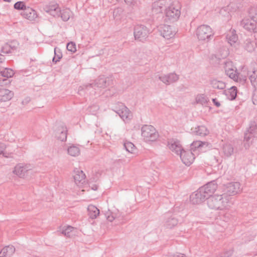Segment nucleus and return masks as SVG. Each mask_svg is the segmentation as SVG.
I'll use <instances>...</instances> for the list:
<instances>
[{"mask_svg": "<svg viewBox=\"0 0 257 257\" xmlns=\"http://www.w3.org/2000/svg\"><path fill=\"white\" fill-rule=\"evenodd\" d=\"M98 109V106L96 105H93V106H91L89 108H88V112L90 113H92V114H94Z\"/></svg>", "mask_w": 257, "mask_h": 257, "instance_id": "nucleus-49", "label": "nucleus"}, {"mask_svg": "<svg viewBox=\"0 0 257 257\" xmlns=\"http://www.w3.org/2000/svg\"><path fill=\"white\" fill-rule=\"evenodd\" d=\"M212 101L214 104L217 107H219L220 106V102L217 100L216 98H213Z\"/></svg>", "mask_w": 257, "mask_h": 257, "instance_id": "nucleus-52", "label": "nucleus"}, {"mask_svg": "<svg viewBox=\"0 0 257 257\" xmlns=\"http://www.w3.org/2000/svg\"><path fill=\"white\" fill-rule=\"evenodd\" d=\"M67 153L73 157L78 156L80 153L79 148L76 146L71 145L67 148Z\"/></svg>", "mask_w": 257, "mask_h": 257, "instance_id": "nucleus-35", "label": "nucleus"}, {"mask_svg": "<svg viewBox=\"0 0 257 257\" xmlns=\"http://www.w3.org/2000/svg\"><path fill=\"white\" fill-rule=\"evenodd\" d=\"M14 74V72L12 69L2 68L0 69V75L3 78H0V86L9 85L10 83V81L8 78L12 77Z\"/></svg>", "mask_w": 257, "mask_h": 257, "instance_id": "nucleus-9", "label": "nucleus"}, {"mask_svg": "<svg viewBox=\"0 0 257 257\" xmlns=\"http://www.w3.org/2000/svg\"><path fill=\"white\" fill-rule=\"evenodd\" d=\"M74 228L71 226H67L64 227L62 230V233L67 237H70L73 235L72 231Z\"/></svg>", "mask_w": 257, "mask_h": 257, "instance_id": "nucleus-40", "label": "nucleus"}, {"mask_svg": "<svg viewBox=\"0 0 257 257\" xmlns=\"http://www.w3.org/2000/svg\"><path fill=\"white\" fill-rule=\"evenodd\" d=\"M207 143L200 141H194L191 144V151H194L196 149H200L204 145H207Z\"/></svg>", "mask_w": 257, "mask_h": 257, "instance_id": "nucleus-37", "label": "nucleus"}, {"mask_svg": "<svg viewBox=\"0 0 257 257\" xmlns=\"http://www.w3.org/2000/svg\"><path fill=\"white\" fill-rule=\"evenodd\" d=\"M5 57L4 55L0 54V69L4 68L3 65L5 63Z\"/></svg>", "mask_w": 257, "mask_h": 257, "instance_id": "nucleus-50", "label": "nucleus"}, {"mask_svg": "<svg viewBox=\"0 0 257 257\" xmlns=\"http://www.w3.org/2000/svg\"><path fill=\"white\" fill-rule=\"evenodd\" d=\"M225 71L226 74L231 79L237 81L240 78V74L237 72V69L232 65L231 62L225 63Z\"/></svg>", "mask_w": 257, "mask_h": 257, "instance_id": "nucleus-12", "label": "nucleus"}, {"mask_svg": "<svg viewBox=\"0 0 257 257\" xmlns=\"http://www.w3.org/2000/svg\"><path fill=\"white\" fill-rule=\"evenodd\" d=\"M0 257H5V256L3 255V254H1Z\"/></svg>", "mask_w": 257, "mask_h": 257, "instance_id": "nucleus-58", "label": "nucleus"}, {"mask_svg": "<svg viewBox=\"0 0 257 257\" xmlns=\"http://www.w3.org/2000/svg\"><path fill=\"white\" fill-rule=\"evenodd\" d=\"M181 15V6L178 2L173 3L165 10L166 22L173 23L177 21Z\"/></svg>", "mask_w": 257, "mask_h": 257, "instance_id": "nucleus-3", "label": "nucleus"}, {"mask_svg": "<svg viewBox=\"0 0 257 257\" xmlns=\"http://www.w3.org/2000/svg\"><path fill=\"white\" fill-rule=\"evenodd\" d=\"M240 191V184L239 182H230L224 186L223 188L224 196L229 198V200H231L232 196L235 195Z\"/></svg>", "mask_w": 257, "mask_h": 257, "instance_id": "nucleus-5", "label": "nucleus"}, {"mask_svg": "<svg viewBox=\"0 0 257 257\" xmlns=\"http://www.w3.org/2000/svg\"><path fill=\"white\" fill-rule=\"evenodd\" d=\"M237 7H235V4L233 3L230 4L226 8L227 10H230L231 12L235 11L237 9ZM226 8H222L220 10V13H222L223 11H225Z\"/></svg>", "mask_w": 257, "mask_h": 257, "instance_id": "nucleus-46", "label": "nucleus"}, {"mask_svg": "<svg viewBox=\"0 0 257 257\" xmlns=\"http://www.w3.org/2000/svg\"><path fill=\"white\" fill-rule=\"evenodd\" d=\"M231 253L230 252H227L224 253L223 256H221V257H229L231 255Z\"/></svg>", "mask_w": 257, "mask_h": 257, "instance_id": "nucleus-54", "label": "nucleus"}, {"mask_svg": "<svg viewBox=\"0 0 257 257\" xmlns=\"http://www.w3.org/2000/svg\"><path fill=\"white\" fill-rule=\"evenodd\" d=\"M234 149L231 144H225L223 147L224 154L226 157L230 156L233 153Z\"/></svg>", "mask_w": 257, "mask_h": 257, "instance_id": "nucleus-38", "label": "nucleus"}, {"mask_svg": "<svg viewBox=\"0 0 257 257\" xmlns=\"http://www.w3.org/2000/svg\"><path fill=\"white\" fill-rule=\"evenodd\" d=\"M196 35L200 40H208L212 37L213 33L212 29L207 25H202L196 30Z\"/></svg>", "mask_w": 257, "mask_h": 257, "instance_id": "nucleus-7", "label": "nucleus"}, {"mask_svg": "<svg viewBox=\"0 0 257 257\" xmlns=\"http://www.w3.org/2000/svg\"><path fill=\"white\" fill-rule=\"evenodd\" d=\"M14 8L17 10H23L25 11V10L27 8L24 2H17L14 6Z\"/></svg>", "mask_w": 257, "mask_h": 257, "instance_id": "nucleus-44", "label": "nucleus"}, {"mask_svg": "<svg viewBox=\"0 0 257 257\" xmlns=\"http://www.w3.org/2000/svg\"><path fill=\"white\" fill-rule=\"evenodd\" d=\"M226 39L231 45L235 43L238 40V37L236 34L235 31L234 30H230L226 35Z\"/></svg>", "mask_w": 257, "mask_h": 257, "instance_id": "nucleus-32", "label": "nucleus"}, {"mask_svg": "<svg viewBox=\"0 0 257 257\" xmlns=\"http://www.w3.org/2000/svg\"><path fill=\"white\" fill-rule=\"evenodd\" d=\"M257 133V124L254 121H251L249 127L244 135V146L247 149L251 144L250 140Z\"/></svg>", "mask_w": 257, "mask_h": 257, "instance_id": "nucleus-6", "label": "nucleus"}, {"mask_svg": "<svg viewBox=\"0 0 257 257\" xmlns=\"http://www.w3.org/2000/svg\"><path fill=\"white\" fill-rule=\"evenodd\" d=\"M113 84V80L111 76L105 77L104 75L100 76L94 83L88 84L83 86H80L78 89L79 93L82 90L89 91L92 93L91 89H96V88H105Z\"/></svg>", "mask_w": 257, "mask_h": 257, "instance_id": "nucleus-2", "label": "nucleus"}, {"mask_svg": "<svg viewBox=\"0 0 257 257\" xmlns=\"http://www.w3.org/2000/svg\"><path fill=\"white\" fill-rule=\"evenodd\" d=\"M14 93L7 89H0V101H7L12 99Z\"/></svg>", "mask_w": 257, "mask_h": 257, "instance_id": "nucleus-26", "label": "nucleus"}, {"mask_svg": "<svg viewBox=\"0 0 257 257\" xmlns=\"http://www.w3.org/2000/svg\"><path fill=\"white\" fill-rule=\"evenodd\" d=\"M16 43L12 42L11 43L5 44L1 48V52L4 54H9L16 50L17 47Z\"/></svg>", "mask_w": 257, "mask_h": 257, "instance_id": "nucleus-27", "label": "nucleus"}, {"mask_svg": "<svg viewBox=\"0 0 257 257\" xmlns=\"http://www.w3.org/2000/svg\"><path fill=\"white\" fill-rule=\"evenodd\" d=\"M224 93L229 100H234L237 95V88L235 86H232L229 89L225 90Z\"/></svg>", "mask_w": 257, "mask_h": 257, "instance_id": "nucleus-29", "label": "nucleus"}, {"mask_svg": "<svg viewBox=\"0 0 257 257\" xmlns=\"http://www.w3.org/2000/svg\"><path fill=\"white\" fill-rule=\"evenodd\" d=\"M71 13V11L68 9L60 10V17L63 21L66 22L70 19Z\"/></svg>", "mask_w": 257, "mask_h": 257, "instance_id": "nucleus-36", "label": "nucleus"}, {"mask_svg": "<svg viewBox=\"0 0 257 257\" xmlns=\"http://www.w3.org/2000/svg\"><path fill=\"white\" fill-rule=\"evenodd\" d=\"M118 108L114 111L118 114L123 121H128L132 118V115L128 108L122 103H118Z\"/></svg>", "mask_w": 257, "mask_h": 257, "instance_id": "nucleus-10", "label": "nucleus"}, {"mask_svg": "<svg viewBox=\"0 0 257 257\" xmlns=\"http://www.w3.org/2000/svg\"><path fill=\"white\" fill-rule=\"evenodd\" d=\"M88 215L89 217L93 219L96 218L99 214V210L93 205H89L87 207Z\"/></svg>", "mask_w": 257, "mask_h": 257, "instance_id": "nucleus-28", "label": "nucleus"}, {"mask_svg": "<svg viewBox=\"0 0 257 257\" xmlns=\"http://www.w3.org/2000/svg\"><path fill=\"white\" fill-rule=\"evenodd\" d=\"M193 134L201 137H204L209 134V130L205 125L198 126L193 131Z\"/></svg>", "mask_w": 257, "mask_h": 257, "instance_id": "nucleus-30", "label": "nucleus"}, {"mask_svg": "<svg viewBox=\"0 0 257 257\" xmlns=\"http://www.w3.org/2000/svg\"><path fill=\"white\" fill-rule=\"evenodd\" d=\"M141 131L142 136L146 142L155 141L159 137L155 128L151 125H144Z\"/></svg>", "mask_w": 257, "mask_h": 257, "instance_id": "nucleus-4", "label": "nucleus"}, {"mask_svg": "<svg viewBox=\"0 0 257 257\" xmlns=\"http://www.w3.org/2000/svg\"><path fill=\"white\" fill-rule=\"evenodd\" d=\"M31 170V166L30 165L19 163L15 167L13 173L20 178H24L26 173Z\"/></svg>", "mask_w": 257, "mask_h": 257, "instance_id": "nucleus-13", "label": "nucleus"}, {"mask_svg": "<svg viewBox=\"0 0 257 257\" xmlns=\"http://www.w3.org/2000/svg\"><path fill=\"white\" fill-rule=\"evenodd\" d=\"M168 146L169 149L177 155H180V153L184 150L180 142L178 140H172L168 142Z\"/></svg>", "mask_w": 257, "mask_h": 257, "instance_id": "nucleus-22", "label": "nucleus"}, {"mask_svg": "<svg viewBox=\"0 0 257 257\" xmlns=\"http://www.w3.org/2000/svg\"><path fill=\"white\" fill-rule=\"evenodd\" d=\"M168 4L167 0H159L154 2L152 5L153 12L155 14L162 13L163 10L166 8Z\"/></svg>", "mask_w": 257, "mask_h": 257, "instance_id": "nucleus-23", "label": "nucleus"}, {"mask_svg": "<svg viewBox=\"0 0 257 257\" xmlns=\"http://www.w3.org/2000/svg\"><path fill=\"white\" fill-rule=\"evenodd\" d=\"M207 203L209 208L215 210H229L233 204L232 200H229V198L225 197L223 194L210 196Z\"/></svg>", "mask_w": 257, "mask_h": 257, "instance_id": "nucleus-1", "label": "nucleus"}, {"mask_svg": "<svg viewBox=\"0 0 257 257\" xmlns=\"http://www.w3.org/2000/svg\"><path fill=\"white\" fill-rule=\"evenodd\" d=\"M4 2L10 3L12 0H3Z\"/></svg>", "mask_w": 257, "mask_h": 257, "instance_id": "nucleus-57", "label": "nucleus"}, {"mask_svg": "<svg viewBox=\"0 0 257 257\" xmlns=\"http://www.w3.org/2000/svg\"><path fill=\"white\" fill-rule=\"evenodd\" d=\"M223 217H224L223 220L225 222H227L229 221V214H225Z\"/></svg>", "mask_w": 257, "mask_h": 257, "instance_id": "nucleus-53", "label": "nucleus"}, {"mask_svg": "<svg viewBox=\"0 0 257 257\" xmlns=\"http://www.w3.org/2000/svg\"><path fill=\"white\" fill-rule=\"evenodd\" d=\"M190 199L193 204H199L204 202L205 199H208V197L200 187L190 195Z\"/></svg>", "mask_w": 257, "mask_h": 257, "instance_id": "nucleus-11", "label": "nucleus"}, {"mask_svg": "<svg viewBox=\"0 0 257 257\" xmlns=\"http://www.w3.org/2000/svg\"><path fill=\"white\" fill-rule=\"evenodd\" d=\"M118 12V9L115 10L113 12V15H114V14L116 12Z\"/></svg>", "mask_w": 257, "mask_h": 257, "instance_id": "nucleus-56", "label": "nucleus"}, {"mask_svg": "<svg viewBox=\"0 0 257 257\" xmlns=\"http://www.w3.org/2000/svg\"><path fill=\"white\" fill-rule=\"evenodd\" d=\"M62 57V54L61 52L60 49L57 48H55L54 49V57H53L52 60L53 62L56 63L57 62L59 61V60L61 59Z\"/></svg>", "mask_w": 257, "mask_h": 257, "instance_id": "nucleus-39", "label": "nucleus"}, {"mask_svg": "<svg viewBox=\"0 0 257 257\" xmlns=\"http://www.w3.org/2000/svg\"><path fill=\"white\" fill-rule=\"evenodd\" d=\"M6 148V146L5 144L0 143V154H2L3 155V156L8 158V157H9V156L7 155L6 154V153H5L4 152Z\"/></svg>", "mask_w": 257, "mask_h": 257, "instance_id": "nucleus-48", "label": "nucleus"}, {"mask_svg": "<svg viewBox=\"0 0 257 257\" xmlns=\"http://www.w3.org/2000/svg\"><path fill=\"white\" fill-rule=\"evenodd\" d=\"M240 25L248 31L257 32V23L250 18L243 19L240 22Z\"/></svg>", "mask_w": 257, "mask_h": 257, "instance_id": "nucleus-16", "label": "nucleus"}, {"mask_svg": "<svg viewBox=\"0 0 257 257\" xmlns=\"http://www.w3.org/2000/svg\"><path fill=\"white\" fill-rule=\"evenodd\" d=\"M210 84L213 88L217 89H223L226 86L224 82L216 79H212L210 81Z\"/></svg>", "mask_w": 257, "mask_h": 257, "instance_id": "nucleus-34", "label": "nucleus"}, {"mask_svg": "<svg viewBox=\"0 0 257 257\" xmlns=\"http://www.w3.org/2000/svg\"><path fill=\"white\" fill-rule=\"evenodd\" d=\"M134 34L136 40L143 42L147 38L149 31L144 25H137L134 28Z\"/></svg>", "mask_w": 257, "mask_h": 257, "instance_id": "nucleus-8", "label": "nucleus"}, {"mask_svg": "<svg viewBox=\"0 0 257 257\" xmlns=\"http://www.w3.org/2000/svg\"><path fill=\"white\" fill-rule=\"evenodd\" d=\"M21 15L23 17L30 21L34 20L38 16L36 12L29 7H27L25 11H23Z\"/></svg>", "mask_w": 257, "mask_h": 257, "instance_id": "nucleus-25", "label": "nucleus"}, {"mask_svg": "<svg viewBox=\"0 0 257 257\" xmlns=\"http://www.w3.org/2000/svg\"><path fill=\"white\" fill-rule=\"evenodd\" d=\"M67 49L68 51L74 53L76 51V45L74 42H71L67 44Z\"/></svg>", "mask_w": 257, "mask_h": 257, "instance_id": "nucleus-45", "label": "nucleus"}, {"mask_svg": "<svg viewBox=\"0 0 257 257\" xmlns=\"http://www.w3.org/2000/svg\"><path fill=\"white\" fill-rule=\"evenodd\" d=\"M105 216L106 217L107 220L110 222H112L113 220H114L115 218L118 217L117 215H114L111 212H107L105 214Z\"/></svg>", "mask_w": 257, "mask_h": 257, "instance_id": "nucleus-47", "label": "nucleus"}, {"mask_svg": "<svg viewBox=\"0 0 257 257\" xmlns=\"http://www.w3.org/2000/svg\"><path fill=\"white\" fill-rule=\"evenodd\" d=\"M179 156L182 162L187 166L190 165L195 159L194 155L191 150H184L182 153H180Z\"/></svg>", "mask_w": 257, "mask_h": 257, "instance_id": "nucleus-17", "label": "nucleus"}, {"mask_svg": "<svg viewBox=\"0 0 257 257\" xmlns=\"http://www.w3.org/2000/svg\"><path fill=\"white\" fill-rule=\"evenodd\" d=\"M44 10L47 13L49 14L50 15L54 17H59L60 12V8L59 5L56 3H50L46 5L44 7Z\"/></svg>", "mask_w": 257, "mask_h": 257, "instance_id": "nucleus-18", "label": "nucleus"}, {"mask_svg": "<svg viewBox=\"0 0 257 257\" xmlns=\"http://www.w3.org/2000/svg\"><path fill=\"white\" fill-rule=\"evenodd\" d=\"M92 189L93 190H96L97 189V186L96 185H93V186L92 187Z\"/></svg>", "mask_w": 257, "mask_h": 257, "instance_id": "nucleus-55", "label": "nucleus"}, {"mask_svg": "<svg viewBox=\"0 0 257 257\" xmlns=\"http://www.w3.org/2000/svg\"><path fill=\"white\" fill-rule=\"evenodd\" d=\"M67 129L66 126L64 125H60L56 128L55 136L56 138L62 141L65 142L67 140Z\"/></svg>", "mask_w": 257, "mask_h": 257, "instance_id": "nucleus-19", "label": "nucleus"}, {"mask_svg": "<svg viewBox=\"0 0 257 257\" xmlns=\"http://www.w3.org/2000/svg\"><path fill=\"white\" fill-rule=\"evenodd\" d=\"M164 225L168 228H172L176 226L178 220L174 214L168 213L165 215Z\"/></svg>", "mask_w": 257, "mask_h": 257, "instance_id": "nucleus-20", "label": "nucleus"}, {"mask_svg": "<svg viewBox=\"0 0 257 257\" xmlns=\"http://www.w3.org/2000/svg\"><path fill=\"white\" fill-rule=\"evenodd\" d=\"M205 195L208 198L213 194L217 188V184L215 181L208 182L206 184L200 187Z\"/></svg>", "mask_w": 257, "mask_h": 257, "instance_id": "nucleus-21", "label": "nucleus"}, {"mask_svg": "<svg viewBox=\"0 0 257 257\" xmlns=\"http://www.w3.org/2000/svg\"><path fill=\"white\" fill-rule=\"evenodd\" d=\"M86 176L82 170H76L74 171L73 178L75 184L81 186L85 182Z\"/></svg>", "mask_w": 257, "mask_h": 257, "instance_id": "nucleus-24", "label": "nucleus"}, {"mask_svg": "<svg viewBox=\"0 0 257 257\" xmlns=\"http://www.w3.org/2000/svg\"><path fill=\"white\" fill-rule=\"evenodd\" d=\"M124 148L128 153H134L136 150V147L135 145L130 142H125L123 144Z\"/></svg>", "mask_w": 257, "mask_h": 257, "instance_id": "nucleus-41", "label": "nucleus"}, {"mask_svg": "<svg viewBox=\"0 0 257 257\" xmlns=\"http://www.w3.org/2000/svg\"><path fill=\"white\" fill-rule=\"evenodd\" d=\"M249 17L257 23V7L250 8L249 11Z\"/></svg>", "mask_w": 257, "mask_h": 257, "instance_id": "nucleus-42", "label": "nucleus"}, {"mask_svg": "<svg viewBox=\"0 0 257 257\" xmlns=\"http://www.w3.org/2000/svg\"><path fill=\"white\" fill-rule=\"evenodd\" d=\"M166 257H186V256L182 253H177L176 254H168Z\"/></svg>", "mask_w": 257, "mask_h": 257, "instance_id": "nucleus-51", "label": "nucleus"}, {"mask_svg": "<svg viewBox=\"0 0 257 257\" xmlns=\"http://www.w3.org/2000/svg\"><path fill=\"white\" fill-rule=\"evenodd\" d=\"M249 79L251 84L254 87H257V69L252 72L249 76Z\"/></svg>", "mask_w": 257, "mask_h": 257, "instance_id": "nucleus-43", "label": "nucleus"}, {"mask_svg": "<svg viewBox=\"0 0 257 257\" xmlns=\"http://www.w3.org/2000/svg\"><path fill=\"white\" fill-rule=\"evenodd\" d=\"M179 79V75L175 73H170L159 76V79L166 85H170L176 82Z\"/></svg>", "mask_w": 257, "mask_h": 257, "instance_id": "nucleus-15", "label": "nucleus"}, {"mask_svg": "<svg viewBox=\"0 0 257 257\" xmlns=\"http://www.w3.org/2000/svg\"><path fill=\"white\" fill-rule=\"evenodd\" d=\"M208 102V97L203 94H199L195 97V102L194 103L199 104L202 105H206Z\"/></svg>", "mask_w": 257, "mask_h": 257, "instance_id": "nucleus-33", "label": "nucleus"}, {"mask_svg": "<svg viewBox=\"0 0 257 257\" xmlns=\"http://www.w3.org/2000/svg\"><path fill=\"white\" fill-rule=\"evenodd\" d=\"M161 35L166 39H170L173 38L176 34V31L173 27L163 25L160 28Z\"/></svg>", "mask_w": 257, "mask_h": 257, "instance_id": "nucleus-14", "label": "nucleus"}, {"mask_svg": "<svg viewBox=\"0 0 257 257\" xmlns=\"http://www.w3.org/2000/svg\"><path fill=\"white\" fill-rule=\"evenodd\" d=\"M256 46V44L255 41L250 39H246L244 42L243 47L248 52H253Z\"/></svg>", "mask_w": 257, "mask_h": 257, "instance_id": "nucleus-31", "label": "nucleus"}]
</instances>
